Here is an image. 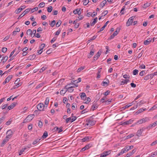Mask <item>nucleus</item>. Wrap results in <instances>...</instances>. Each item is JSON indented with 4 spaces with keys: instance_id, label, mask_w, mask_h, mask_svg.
<instances>
[{
    "instance_id": "b1692460",
    "label": "nucleus",
    "mask_w": 157,
    "mask_h": 157,
    "mask_svg": "<svg viewBox=\"0 0 157 157\" xmlns=\"http://www.w3.org/2000/svg\"><path fill=\"white\" fill-rule=\"evenodd\" d=\"M45 84V83L44 82H43L37 85L36 87V89H38L42 86H43Z\"/></svg>"
},
{
    "instance_id": "37998d69",
    "label": "nucleus",
    "mask_w": 157,
    "mask_h": 157,
    "mask_svg": "<svg viewBox=\"0 0 157 157\" xmlns=\"http://www.w3.org/2000/svg\"><path fill=\"white\" fill-rule=\"evenodd\" d=\"M111 102V100H107L106 101H104L102 102V103H105L106 104H109L110 103V102Z\"/></svg>"
},
{
    "instance_id": "20e7f679",
    "label": "nucleus",
    "mask_w": 157,
    "mask_h": 157,
    "mask_svg": "<svg viewBox=\"0 0 157 157\" xmlns=\"http://www.w3.org/2000/svg\"><path fill=\"white\" fill-rule=\"evenodd\" d=\"M36 106L37 108L39 111H44V107H45V106L43 103H39Z\"/></svg>"
},
{
    "instance_id": "6e6552de",
    "label": "nucleus",
    "mask_w": 157,
    "mask_h": 157,
    "mask_svg": "<svg viewBox=\"0 0 157 157\" xmlns=\"http://www.w3.org/2000/svg\"><path fill=\"white\" fill-rule=\"evenodd\" d=\"M26 8L25 6H21L19 8L17 9L15 11V13L16 14H18L20 12Z\"/></svg>"
},
{
    "instance_id": "4d7b16f0",
    "label": "nucleus",
    "mask_w": 157,
    "mask_h": 157,
    "mask_svg": "<svg viewBox=\"0 0 157 157\" xmlns=\"http://www.w3.org/2000/svg\"><path fill=\"white\" fill-rule=\"evenodd\" d=\"M45 44H42L40 46L39 48H40L42 50L45 47Z\"/></svg>"
},
{
    "instance_id": "f257e3e1",
    "label": "nucleus",
    "mask_w": 157,
    "mask_h": 157,
    "mask_svg": "<svg viewBox=\"0 0 157 157\" xmlns=\"http://www.w3.org/2000/svg\"><path fill=\"white\" fill-rule=\"evenodd\" d=\"M34 114H31L28 115L26 118L23 121V123H25L26 122H29L31 121L34 117Z\"/></svg>"
},
{
    "instance_id": "423d86ee",
    "label": "nucleus",
    "mask_w": 157,
    "mask_h": 157,
    "mask_svg": "<svg viewBox=\"0 0 157 157\" xmlns=\"http://www.w3.org/2000/svg\"><path fill=\"white\" fill-rule=\"evenodd\" d=\"M31 9V8L27 9H26L24 11V12L20 15V16L18 17V19H19L21 18V17H23L25 15L28 13L30 11Z\"/></svg>"
},
{
    "instance_id": "58836bf2",
    "label": "nucleus",
    "mask_w": 157,
    "mask_h": 157,
    "mask_svg": "<svg viewBox=\"0 0 157 157\" xmlns=\"http://www.w3.org/2000/svg\"><path fill=\"white\" fill-rule=\"evenodd\" d=\"M143 131V128L140 129V130H138V137L141 136V134Z\"/></svg>"
},
{
    "instance_id": "4be33fe9",
    "label": "nucleus",
    "mask_w": 157,
    "mask_h": 157,
    "mask_svg": "<svg viewBox=\"0 0 157 157\" xmlns=\"http://www.w3.org/2000/svg\"><path fill=\"white\" fill-rule=\"evenodd\" d=\"M36 56L35 54H33L29 56L28 59L29 60H33L36 58Z\"/></svg>"
},
{
    "instance_id": "473e14b6",
    "label": "nucleus",
    "mask_w": 157,
    "mask_h": 157,
    "mask_svg": "<svg viewBox=\"0 0 157 157\" xmlns=\"http://www.w3.org/2000/svg\"><path fill=\"white\" fill-rule=\"evenodd\" d=\"M6 134H8L10 136H12L13 135V132L10 129L7 131Z\"/></svg>"
},
{
    "instance_id": "7c9ffc66",
    "label": "nucleus",
    "mask_w": 157,
    "mask_h": 157,
    "mask_svg": "<svg viewBox=\"0 0 157 157\" xmlns=\"http://www.w3.org/2000/svg\"><path fill=\"white\" fill-rule=\"evenodd\" d=\"M151 5V3H147L144 4L143 6V7L144 8H146L147 7Z\"/></svg>"
},
{
    "instance_id": "864d4df0",
    "label": "nucleus",
    "mask_w": 157,
    "mask_h": 157,
    "mask_svg": "<svg viewBox=\"0 0 157 157\" xmlns=\"http://www.w3.org/2000/svg\"><path fill=\"white\" fill-rule=\"evenodd\" d=\"M108 12L107 10L104 11L102 13V16H105L108 13Z\"/></svg>"
},
{
    "instance_id": "ea45409f",
    "label": "nucleus",
    "mask_w": 157,
    "mask_h": 157,
    "mask_svg": "<svg viewBox=\"0 0 157 157\" xmlns=\"http://www.w3.org/2000/svg\"><path fill=\"white\" fill-rule=\"evenodd\" d=\"M82 2L84 6L86 5L89 2V0H83Z\"/></svg>"
},
{
    "instance_id": "f8f14e48",
    "label": "nucleus",
    "mask_w": 157,
    "mask_h": 157,
    "mask_svg": "<svg viewBox=\"0 0 157 157\" xmlns=\"http://www.w3.org/2000/svg\"><path fill=\"white\" fill-rule=\"evenodd\" d=\"M133 121V120H132L131 119H130L129 120L127 121L124 122L122 124V125L124 126L128 124H130L132 123Z\"/></svg>"
},
{
    "instance_id": "f03ea898",
    "label": "nucleus",
    "mask_w": 157,
    "mask_h": 157,
    "mask_svg": "<svg viewBox=\"0 0 157 157\" xmlns=\"http://www.w3.org/2000/svg\"><path fill=\"white\" fill-rule=\"evenodd\" d=\"M120 28H117V30L114 32L113 34L110 36V37L109 38L108 40H110L111 39H113L115 36L117 35L120 31Z\"/></svg>"
},
{
    "instance_id": "0e129e2a",
    "label": "nucleus",
    "mask_w": 157,
    "mask_h": 157,
    "mask_svg": "<svg viewBox=\"0 0 157 157\" xmlns=\"http://www.w3.org/2000/svg\"><path fill=\"white\" fill-rule=\"evenodd\" d=\"M145 65L144 64H142L140 65L139 67V68L140 69H144L145 68Z\"/></svg>"
},
{
    "instance_id": "e433bc0d",
    "label": "nucleus",
    "mask_w": 157,
    "mask_h": 157,
    "mask_svg": "<svg viewBox=\"0 0 157 157\" xmlns=\"http://www.w3.org/2000/svg\"><path fill=\"white\" fill-rule=\"evenodd\" d=\"M111 150H109L107 151H105L103 152V154L106 155V156L109 155L111 153Z\"/></svg>"
},
{
    "instance_id": "cd10ccee",
    "label": "nucleus",
    "mask_w": 157,
    "mask_h": 157,
    "mask_svg": "<svg viewBox=\"0 0 157 157\" xmlns=\"http://www.w3.org/2000/svg\"><path fill=\"white\" fill-rule=\"evenodd\" d=\"M80 11V9L78 10V9H77L76 10H74L73 13L75 14H78V15H79L81 13V12L79 14V11Z\"/></svg>"
},
{
    "instance_id": "c03bdc74",
    "label": "nucleus",
    "mask_w": 157,
    "mask_h": 157,
    "mask_svg": "<svg viewBox=\"0 0 157 157\" xmlns=\"http://www.w3.org/2000/svg\"><path fill=\"white\" fill-rule=\"evenodd\" d=\"M47 67L46 66L43 67L40 69V73H42L45 70L47 69Z\"/></svg>"
},
{
    "instance_id": "aec40b11",
    "label": "nucleus",
    "mask_w": 157,
    "mask_h": 157,
    "mask_svg": "<svg viewBox=\"0 0 157 157\" xmlns=\"http://www.w3.org/2000/svg\"><path fill=\"white\" fill-rule=\"evenodd\" d=\"M8 59V57L7 56H5L4 57H3L2 59L0 60V63L2 61L3 59V61L2 62L3 63L6 62L7 61Z\"/></svg>"
},
{
    "instance_id": "69168bd1",
    "label": "nucleus",
    "mask_w": 157,
    "mask_h": 157,
    "mask_svg": "<svg viewBox=\"0 0 157 157\" xmlns=\"http://www.w3.org/2000/svg\"><path fill=\"white\" fill-rule=\"evenodd\" d=\"M124 148L126 149V150L127 151V152L129 150H131L130 147H129V146H126Z\"/></svg>"
},
{
    "instance_id": "9b49d317",
    "label": "nucleus",
    "mask_w": 157,
    "mask_h": 157,
    "mask_svg": "<svg viewBox=\"0 0 157 157\" xmlns=\"http://www.w3.org/2000/svg\"><path fill=\"white\" fill-rule=\"evenodd\" d=\"M62 128L63 127H61L60 128H59L57 127H55L52 130H54V132L56 131H58V133H59L63 131Z\"/></svg>"
},
{
    "instance_id": "a18cd8bd",
    "label": "nucleus",
    "mask_w": 157,
    "mask_h": 157,
    "mask_svg": "<svg viewBox=\"0 0 157 157\" xmlns=\"http://www.w3.org/2000/svg\"><path fill=\"white\" fill-rule=\"evenodd\" d=\"M56 24V21L55 20L52 21L51 22L50 24V25L52 27H53Z\"/></svg>"
},
{
    "instance_id": "2f4dec72",
    "label": "nucleus",
    "mask_w": 157,
    "mask_h": 157,
    "mask_svg": "<svg viewBox=\"0 0 157 157\" xmlns=\"http://www.w3.org/2000/svg\"><path fill=\"white\" fill-rule=\"evenodd\" d=\"M92 145L91 144H89L85 146L84 147L86 150H87L92 147Z\"/></svg>"
},
{
    "instance_id": "4c0bfd02",
    "label": "nucleus",
    "mask_w": 157,
    "mask_h": 157,
    "mask_svg": "<svg viewBox=\"0 0 157 157\" xmlns=\"http://www.w3.org/2000/svg\"><path fill=\"white\" fill-rule=\"evenodd\" d=\"M27 149V147H25L22 149L21 151H20L19 153V155H21L22 154H23V152H24L25 150Z\"/></svg>"
},
{
    "instance_id": "5701e85b",
    "label": "nucleus",
    "mask_w": 157,
    "mask_h": 157,
    "mask_svg": "<svg viewBox=\"0 0 157 157\" xmlns=\"http://www.w3.org/2000/svg\"><path fill=\"white\" fill-rule=\"evenodd\" d=\"M107 2L106 0H104L100 4V6L101 8H103V7L105 5L106 3Z\"/></svg>"
},
{
    "instance_id": "49530a36",
    "label": "nucleus",
    "mask_w": 157,
    "mask_h": 157,
    "mask_svg": "<svg viewBox=\"0 0 157 157\" xmlns=\"http://www.w3.org/2000/svg\"><path fill=\"white\" fill-rule=\"evenodd\" d=\"M146 110H147V109L146 108L144 109L143 108H141V109H139V110H138V114L141 113H142L144 111Z\"/></svg>"
},
{
    "instance_id": "bf43d9fd",
    "label": "nucleus",
    "mask_w": 157,
    "mask_h": 157,
    "mask_svg": "<svg viewBox=\"0 0 157 157\" xmlns=\"http://www.w3.org/2000/svg\"><path fill=\"white\" fill-rule=\"evenodd\" d=\"M84 69V67H80L77 70V72H80L82 70Z\"/></svg>"
},
{
    "instance_id": "ddd939ff",
    "label": "nucleus",
    "mask_w": 157,
    "mask_h": 157,
    "mask_svg": "<svg viewBox=\"0 0 157 157\" xmlns=\"http://www.w3.org/2000/svg\"><path fill=\"white\" fill-rule=\"evenodd\" d=\"M17 103L13 102L8 107V109L10 110L13 109L16 105Z\"/></svg>"
},
{
    "instance_id": "bb28decb",
    "label": "nucleus",
    "mask_w": 157,
    "mask_h": 157,
    "mask_svg": "<svg viewBox=\"0 0 157 157\" xmlns=\"http://www.w3.org/2000/svg\"><path fill=\"white\" fill-rule=\"evenodd\" d=\"M75 86H71L70 87H68V89H67V90L69 92H72L74 90L73 88Z\"/></svg>"
},
{
    "instance_id": "338daca9",
    "label": "nucleus",
    "mask_w": 157,
    "mask_h": 157,
    "mask_svg": "<svg viewBox=\"0 0 157 157\" xmlns=\"http://www.w3.org/2000/svg\"><path fill=\"white\" fill-rule=\"evenodd\" d=\"M38 125L39 127L41 128L43 125V123L41 121H39V122L38 123Z\"/></svg>"
},
{
    "instance_id": "6e6d98bb",
    "label": "nucleus",
    "mask_w": 157,
    "mask_h": 157,
    "mask_svg": "<svg viewBox=\"0 0 157 157\" xmlns=\"http://www.w3.org/2000/svg\"><path fill=\"white\" fill-rule=\"evenodd\" d=\"M133 136H134V135L132 134H131L130 135H129L127 136H126V137L125 138L126 139H128L129 138H130L132 137Z\"/></svg>"
},
{
    "instance_id": "4468645a",
    "label": "nucleus",
    "mask_w": 157,
    "mask_h": 157,
    "mask_svg": "<svg viewBox=\"0 0 157 157\" xmlns=\"http://www.w3.org/2000/svg\"><path fill=\"white\" fill-rule=\"evenodd\" d=\"M98 106L97 104L95 103L92 105L91 109L94 111L98 108Z\"/></svg>"
},
{
    "instance_id": "09e8293b",
    "label": "nucleus",
    "mask_w": 157,
    "mask_h": 157,
    "mask_svg": "<svg viewBox=\"0 0 157 157\" xmlns=\"http://www.w3.org/2000/svg\"><path fill=\"white\" fill-rule=\"evenodd\" d=\"M61 21L60 20H59L58 21L56 24V26L57 27L61 25Z\"/></svg>"
},
{
    "instance_id": "de8ad7c7",
    "label": "nucleus",
    "mask_w": 157,
    "mask_h": 157,
    "mask_svg": "<svg viewBox=\"0 0 157 157\" xmlns=\"http://www.w3.org/2000/svg\"><path fill=\"white\" fill-rule=\"evenodd\" d=\"M52 9H53V8L52 6H49V7H48V9H47L48 12L49 13L51 12L52 10Z\"/></svg>"
},
{
    "instance_id": "79ce46f5",
    "label": "nucleus",
    "mask_w": 157,
    "mask_h": 157,
    "mask_svg": "<svg viewBox=\"0 0 157 157\" xmlns=\"http://www.w3.org/2000/svg\"><path fill=\"white\" fill-rule=\"evenodd\" d=\"M89 139L88 136H86L84 138H82L81 140L82 141V142H85L87 140H88Z\"/></svg>"
},
{
    "instance_id": "c85d7f7f",
    "label": "nucleus",
    "mask_w": 157,
    "mask_h": 157,
    "mask_svg": "<svg viewBox=\"0 0 157 157\" xmlns=\"http://www.w3.org/2000/svg\"><path fill=\"white\" fill-rule=\"evenodd\" d=\"M49 98H48L47 97L46 98V99L45 101V105H46V107H47L49 103Z\"/></svg>"
},
{
    "instance_id": "e2e57ef3",
    "label": "nucleus",
    "mask_w": 157,
    "mask_h": 157,
    "mask_svg": "<svg viewBox=\"0 0 157 157\" xmlns=\"http://www.w3.org/2000/svg\"><path fill=\"white\" fill-rule=\"evenodd\" d=\"M7 48L5 47H3L2 48V52L5 53L7 51Z\"/></svg>"
},
{
    "instance_id": "dca6fc26",
    "label": "nucleus",
    "mask_w": 157,
    "mask_h": 157,
    "mask_svg": "<svg viewBox=\"0 0 157 157\" xmlns=\"http://www.w3.org/2000/svg\"><path fill=\"white\" fill-rule=\"evenodd\" d=\"M79 95L82 100H84V98H86V95L84 92H82Z\"/></svg>"
},
{
    "instance_id": "8fccbe9b",
    "label": "nucleus",
    "mask_w": 157,
    "mask_h": 157,
    "mask_svg": "<svg viewBox=\"0 0 157 157\" xmlns=\"http://www.w3.org/2000/svg\"><path fill=\"white\" fill-rule=\"evenodd\" d=\"M45 6V3L44 2L40 3L38 5L39 7H43Z\"/></svg>"
},
{
    "instance_id": "603ef678",
    "label": "nucleus",
    "mask_w": 157,
    "mask_h": 157,
    "mask_svg": "<svg viewBox=\"0 0 157 157\" xmlns=\"http://www.w3.org/2000/svg\"><path fill=\"white\" fill-rule=\"evenodd\" d=\"M145 73V71H144V70L140 72V73L139 74V75H140L141 76H142L144 75Z\"/></svg>"
},
{
    "instance_id": "052dcab7",
    "label": "nucleus",
    "mask_w": 157,
    "mask_h": 157,
    "mask_svg": "<svg viewBox=\"0 0 157 157\" xmlns=\"http://www.w3.org/2000/svg\"><path fill=\"white\" fill-rule=\"evenodd\" d=\"M88 112V111L87 110V109H84L81 112V113L82 114H83L87 112Z\"/></svg>"
},
{
    "instance_id": "1a4fd4ad",
    "label": "nucleus",
    "mask_w": 157,
    "mask_h": 157,
    "mask_svg": "<svg viewBox=\"0 0 157 157\" xmlns=\"http://www.w3.org/2000/svg\"><path fill=\"white\" fill-rule=\"evenodd\" d=\"M13 76L12 75H9L5 79L3 83V85H5L6 83L8 82L12 78Z\"/></svg>"
},
{
    "instance_id": "3c124183",
    "label": "nucleus",
    "mask_w": 157,
    "mask_h": 157,
    "mask_svg": "<svg viewBox=\"0 0 157 157\" xmlns=\"http://www.w3.org/2000/svg\"><path fill=\"white\" fill-rule=\"evenodd\" d=\"M40 139H37L35 140L33 143V145H35L37 143H38L40 140Z\"/></svg>"
},
{
    "instance_id": "7ed1b4c3",
    "label": "nucleus",
    "mask_w": 157,
    "mask_h": 157,
    "mask_svg": "<svg viewBox=\"0 0 157 157\" xmlns=\"http://www.w3.org/2000/svg\"><path fill=\"white\" fill-rule=\"evenodd\" d=\"M135 17L136 16H132L129 18L126 23L127 26H128L132 24L133 21Z\"/></svg>"
},
{
    "instance_id": "c9c22d12",
    "label": "nucleus",
    "mask_w": 157,
    "mask_h": 157,
    "mask_svg": "<svg viewBox=\"0 0 157 157\" xmlns=\"http://www.w3.org/2000/svg\"><path fill=\"white\" fill-rule=\"evenodd\" d=\"M146 103V102L144 101L143 100H141L140 101L138 102V105L139 106L141 105L142 104H144Z\"/></svg>"
},
{
    "instance_id": "6ab92c4d",
    "label": "nucleus",
    "mask_w": 157,
    "mask_h": 157,
    "mask_svg": "<svg viewBox=\"0 0 157 157\" xmlns=\"http://www.w3.org/2000/svg\"><path fill=\"white\" fill-rule=\"evenodd\" d=\"M98 18L97 17H95L94 19V21L92 22H90V24L91 26H93L95 25V24L97 22Z\"/></svg>"
},
{
    "instance_id": "393cba45",
    "label": "nucleus",
    "mask_w": 157,
    "mask_h": 157,
    "mask_svg": "<svg viewBox=\"0 0 157 157\" xmlns=\"http://www.w3.org/2000/svg\"><path fill=\"white\" fill-rule=\"evenodd\" d=\"M67 91V90L63 89L61 90L60 91V94L61 95H63Z\"/></svg>"
},
{
    "instance_id": "13d9d810",
    "label": "nucleus",
    "mask_w": 157,
    "mask_h": 157,
    "mask_svg": "<svg viewBox=\"0 0 157 157\" xmlns=\"http://www.w3.org/2000/svg\"><path fill=\"white\" fill-rule=\"evenodd\" d=\"M157 108V105H155L153 106L152 107H151V109H150L149 110H153L156 109Z\"/></svg>"
},
{
    "instance_id": "0eeeda50",
    "label": "nucleus",
    "mask_w": 157,
    "mask_h": 157,
    "mask_svg": "<svg viewBox=\"0 0 157 157\" xmlns=\"http://www.w3.org/2000/svg\"><path fill=\"white\" fill-rule=\"evenodd\" d=\"M95 123V121L92 120H90L88 121L87 123L86 124V125L89 126V127H90L94 125Z\"/></svg>"
},
{
    "instance_id": "39448f33",
    "label": "nucleus",
    "mask_w": 157,
    "mask_h": 157,
    "mask_svg": "<svg viewBox=\"0 0 157 157\" xmlns=\"http://www.w3.org/2000/svg\"><path fill=\"white\" fill-rule=\"evenodd\" d=\"M155 72L153 74H151L146 75L144 77V79L147 80L152 78L155 75Z\"/></svg>"
},
{
    "instance_id": "9d476101",
    "label": "nucleus",
    "mask_w": 157,
    "mask_h": 157,
    "mask_svg": "<svg viewBox=\"0 0 157 157\" xmlns=\"http://www.w3.org/2000/svg\"><path fill=\"white\" fill-rule=\"evenodd\" d=\"M148 120V119L147 118H144L138 121V123L139 124H141L147 121Z\"/></svg>"
},
{
    "instance_id": "f3484780",
    "label": "nucleus",
    "mask_w": 157,
    "mask_h": 157,
    "mask_svg": "<svg viewBox=\"0 0 157 157\" xmlns=\"http://www.w3.org/2000/svg\"><path fill=\"white\" fill-rule=\"evenodd\" d=\"M17 49H18V50L17 51V52L13 56L12 58H14L17 54H18L19 53V52L21 51V48L20 46H19L18 47Z\"/></svg>"
},
{
    "instance_id": "412c9836",
    "label": "nucleus",
    "mask_w": 157,
    "mask_h": 157,
    "mask_svg": "<svg viewBox=\"0 0 157 157\" xmlns=\"http://www.w3.org/2000/svg\"><path fill=\"white\" fill-rule=\"evenodd\" d=\"M130 80L128 79H123V81H122L121 82V85H123L124 84H127L128 82H129Z\"/></svg>"
},
{
    "instance_id": "2eb2a0df",
    "label": "nucleus",
    "mask_w": 157,
    "mask_h": 157,
    "mask_svg": "<svg viewBox=\"0 0 157 157\" xmlns=\"http://www.w3.org/2000/svg\"><path fill=\"white\" fill-rule=\"evenodd\" d=\"M152 41V40L150 38L147 39V40H145L144 41V45H148L150 44L151 42Z\"/></svg>"
},
{
    "instance_id": "72a5a7b5",
    "label": "nucleus",
    "mask_w": 157,
    "mask_h": 157,
    "mask_svg": "<svg viewBox=\"0 0 157 157\" xmlns=\"http://www.w3.org/2000/svg\"><path fill=\"white\" fill-rule=\"evenodd\" d=\"M94 50H93V51H91L90 52L89 54V55L88 56V58H91L92 56L94 54Z\"/></svg>"
},
{
    "instance_id": "680f3d73",
    "label": "nucleus",
    "mask_w": 157,
    "mask_h": 157,
    "mask_svg": "<svg viewBox=\"0 0 157 157\" xmlns=\"http://www.w3.org/2000/svg\"><path fill=\"white\" fill-rule=\"evenodd\" d=\"M136 149H134L132 152H130L129 153V155H132L136 151Z\"/></svg>"
},
{
    "instance_id": "5fc2aeb1",
    "label": "nucleus",
    "mask_w": 157,
    "mask_h": 157,
    "mask_svg": "<svg viewBox=\"0 0 157 157\" xmlns=\"http://www.w3.org/2000/svg\"><path fill=\"white\" fill-rule=\"evenodd\" d=\"M12 121V120L11 119V118L8 121L6 122V124L7 125H10Z\"/></svg>"
},
{
    "instance_id": "c756f323",
    "label": "nucleus",
    "mask_w": 157,
    "mask_h": 157,
    "mask_svg": "<svg viewBox=\"0 0 157 157\" xmlns=\"http://www.w3.org/2000/svg\"><path fill=\"white\" fill-rule=\"evenodd\" d=\"M109 22V21H107L105 24H104V26L101 29V31H102L105 28L107 24H108V23Z\"/></svg>"
},
{
    "instance_id": "774afa93",
    "label": "nucleus",
    "mask_w": 157,
    "mask_h": 157,
    "mask_svg": "<svg viewBox=\"0 0 157 157\" xmlns=\"http://www.w3.org/2000/svg\"><path fill=\"white\" fill-rule=\"evenodd\" d=\"M71 117H69L68 118H67V119H66V123H68L69 122H71Z\"/></svg>"
},
{
    "instance_id": "f704fd0d",
    "label": "nucleus",
    "mask_w": 157,
    "mask_h": 157,
    "mask_svg": "<svg viewBox=\"0 0 157 157\" xmlns=\"http://www.w3.org/2000/svg\"><path fill=\"white\" fill-rule=\"evenodd\" d=\"M97 36H93V37H92V38L90 40H89L87 42V43L88 44L89 43H90L91 41L94 40L96 37H97Z\"/></svg>"
},
{
    "instance_id": "a878e982",
    "label": "nucleus",
    "mask_w": 157,
    "mask_h": 157,
    "mask_svg": "<svg viewBox=\"0 0 157 157\" xmlns=\"http://www.w3.org/2000/svg\"><path fill=\"white\" fill-rule=\"evenodd\" d=\"M48 136V135L47 132V131H45L42 136V138L45 139Z\"/></svg>"
},
{
    "instance_id": "a19ab883",
    "label": "nucleus",
    "mask_w": 157,
    "mask_h": 157,
    "mask_svg": "<svg viewBox=\"0 0 157 157\" xmlns=\"http://www.w3.org/2000/svg\"><path fill=\"white\" fill-rule=\"evenodd\" d=\"M85 100H86V101L84 103L86 104H88L91 101L90 98L89 97H86V98H85Z\"/></svg>"
},
{
    "instance_id": "a211bd4d",
    "label": "nucleus",
    "mask_w": 157,
    "mask_h": 157,
    "mask_svg": "<svg viewBox=\"0 0 157 157\" xmlns=\"http://www.w3.org/2000/svg\"><path fill=\"white\" fill-rule=\"evenodd\" d=\"M9 141L8 139L3 140L1 144V147H3L4 145Z\"/></svg>"
}]
</instances>
